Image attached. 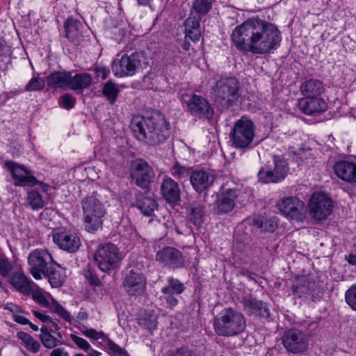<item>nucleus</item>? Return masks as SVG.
Masks as SVG:
<instances>
[{
	"mask_svg": "<svg viewBox=\"0 0 356 356\" xmlns=\"http://www.w3.org/2000/svg\"><path fill=\"white\" fill-rule=\"evenodd\" d=\"M92 80L88 73L76 74L73 76L70 74L68 88L74 90H83L91 85Z\"/></svg>",
	"mask_w": 356,
	"mask_h": 356,
	"instance_id": "obj_35",
	"label": "nucleus"
},
{
	"mask_svg": "<svg viewBox=\"0 0 356 356\" xmlns=\"http://www.w3.org/2000/svg\"><path fill=\"white\" fill-rule=\"evenodd\" d=\"M266 166L272 168L271 171H273L275 175L282 170V172L280 174L281 175V177H278L280 181L285 178L289 170L286 161L280 156H275L272 162L269 161Z\"/></svg>",
	"mask_w": 356,
	"mask_h": 356,
	"instance_id": "obj_38",
	"label": "nucleus"
},
{
	"mask_svg": "<svg viewBox=\"0 0 356 356\" xmlns=\"http://www.w3.org/2000/svg\"><path fill=\"white\" fill-rule=\"evenodd\" d=\"M240 273H241V275L246 277L247 278H248L250 280H254V276H256V274L250 272L247 269H241Z\"/></svg>",
	"mask_w": 356,
	"mask_h": 356,
	"instance_id": "obj_63",
	"label": "nucleus"
},
{
	"mask_svg": "<svg viewBox=\"0 0 356 356\" xmlns=\"http://www.w3.org/2000/svg\"><path fill=\"white\" fill-rule=\"evenodd\" d=\"M130 175L132 181L142 188H147L154 177L152 167L144 159H136L131 165Z\"/></svg>",
	"mask_w": 356,
	"mask_h": 356,
	"instance_id": "obj_10",
	"label": "nucleus"
},
{
	"mask_svg": "<svg viewBox=\"0 0 356 356\" xmlns=\"http://www.w3.org/2000/svg\"><path fill=\"white\" fill-rule=\"evenodd\" d=\"M53 241L61 250L74 253L80 248L81 242L79 236L74 232L65 228L54 231Z\"/></svg>",
	"mask_w": 356,
	"mask_h": 356,
	"instance_id": "obj_17",
	"label": "nucleus"
},
{
	"mask_svg": "<svg viewBox=\"0 0 356 356\" xmlns=\"http://www.w3.org/2000/svg\"><path fill=\"white\" fill-rule=\"evenodd\" d=\"M120 91L118 84L111 80L106 81L102 89V95L111 105L116 102Z\"/></svg>",
	"mask_w": 356,
	"mask_h": 356,
	"instance_id": "obj_39",
	"label": "nucleus"
},
{
	"mask_svg": "<svg viewBox=\"0 0 356 356\" xmlns=\"http://www.w3.org/2000/svg\"><path fill=\"white\" fill-rule=\"evenodd\" d=\"M202 17L191 15L185 20V39L189 38L193 42H196L200 40L201 36L200 21Z\"/></svg>",
	"mask_w": 356,
	"mask_h": 356,
	"instance_id": "obj_27",
	"label": "nucleus"
},
{
	"mask_svg": "<svg viewBox=\"0 0 356 356\" xmlns=\"http://www.w3.org/2000/svg\"><path fill=\"white\" fill-rule=\"evenodd\" d=\"M58 103L63 108L70 110L74 107L76 98L70 94H65L60 97Z\"/></svg>",
	"mask_w": 356,
	"mask_h": 356,
	"instance_id": "obj_51",
	"label": "nucleus"
},
{
	"mask_svg": "<svg viewBox=\"0 0 356 356\" xmlns=\"http://www.w3.org/2000/svg\"><path fill=\"white\" fill-rule=\"evenodd\" d=\"M277 207L286 216L298 221L305 217V204L296 197H288L277 202Z\"/></svg>",
	"mask_w": 356,
	"mask_h": 356,
	"instance_id": "obj_18",
	"label": "nucleus"
},
{
	"mask_svg": "<svg viewBox=\"0 0 356 356\" xmlns=\"http://www.w3.org/2000/svg\"><path fill=\"white\" fill-rule=\"evenodd\" d=\"M215 175L211 170L204 168H195L191 171L190 182L194 191L202 193L208 190L214 183Z\"/></svg>",
	"mask_w": 356,
	"mask_h": 356,
	"instance_id": "obj_21",
	"label": "nucleus"
},
{
	"mask_svg": "<svg viewBox=\"0 0 356 356\" xmlns=\"http://www.w3.org/2000/svg\"><path fill=\"white\" fill-rule=\"evenodd\" d=\"M142 56L138 52L131 55H123L120 59H115L113 62L112 70L114 74L118 77L134 75L140 65Z\"/></svg>",
	"mask_w": 356,
	"mask_h": 356,
	"instance_id": "obj_13",
	"label": "nucleus"
},
{
	"mask_svg": "<svg viewBox=\"0 0 356 356\" xmlns=\"http://www.w3.org/2000/svg\"><path fill=\"white\" fill-rule=\"evenodd\" d=\"M167 83V79L162 74H156L154 72H149L143 79V85L148 89L162 90L163 86Z\"/></svg>",
	"mask_w": 356,
	"mask_h": 356,
	"instance_id": "obj_34",
	"label": "nucleus"
},
{
	"mask_svg": "<svg viewBox=\"0 0 356 356\" xmlns=\"http://www.w3.org/2000/svg\"><path fill=\"white\" fill-rule=\"evenodd\" d=\"M270 168H268L266 165L260 169L258 172L259 181L262 184L269 183H277L281 181L278 177H281L282 170L278 172L277 175H275Z\"/></svg>",
	"mask_w": 356,
	"mask_h": 356,
	"instance_id": "obj_42",
	"label": "nucleus"
},
{
	"mask_svg": "<svg viewBox=\"0 0 356 356\" xmlns=\"http://www.w3.org/2000/svg\"><path fill=\"white\" fill-rule=\"evenodd\" d=\"M258 307L256 308L255 313L253 314L259 315L261 318H270V309L267 303L260 300L258 303Z\"/></svg>",
	"mask_w": 356,
	"mask_h": 356,
	"instance_id": "obj_54",
	"label": "nucleus"
},
{
	"mask_svg": "<svg viewBox=\"0 0 356 356\" xmlns=\"http://www.w3.org/2000/svg\"><path fill=\"white\" fill-rule=\"evenodd\" d=\"M345 300L353 310L356 311V284L352 285L346 291Z\"/></svg>",
	"mask_w": 356,
	"mask_h": 356,
	"instance_id": "obj_50",
	"label": "nucleus"
},
{
	"mask_svg": "<svg viewBox=\"0 0 356 356\" xmlns=\"http://www.w3.org/2000/svg\"><path fill=\"white\" fill-rule=\"evenodd\" d=\"M256 127L254 122L245 116H242L234 124L230 132L233 146L237 149H247L255 136Z\"/></svg>",
	"mask_w": 356,
	"mask_h": 356,
	"instance_id": "obj_6",
	"label": "nucleus"
},
{
	"mask_svg": "<svg viewBox=\"0 0 356 356\" xmlns=\"http://www.w3.org/2000/svg\"><path fill=\"white\" fill-rule=\"evenodd\" d=\"M238 190L228 188L218 194L216 209L219 215L231 212L235 207V200L238 197Z\"/></svg>",
	"mask_w": 356,
	"mask_h": 356,
	"instance_id": "obj_23",
	"label": "nucleus"
},
{
	"mask_svg": "<svg viewBox=\"0 0 356 356\" xmlns=\"http://www.w3.org/2000/svg\"><path fill=\"white\" fill-rule=\"evenodd\" d=\"M3 168L10 172L14 184L17 186H33L38 183V179L33 172L19 163L7 160L4 162Z\"/></svg>",
	"mask_w": 356,
	"mask_h": 356,
	"instance_id": "obj_16",
	"label": "nucleus"
},
{
	"mask_svg": "<svg viewBox=\"0 0 356 356\" xmlns=\"http://www.w3.org/2000/svg\"><path fill=\"white\" fill-rule=\"evenodd\" d=\"M336 175L345 182L356 184V161H339L334 163Z\"/></svg>",
	"mask_w": 356,
	"mask_h": 356,
	"instance_id": "obj_24",
	"label": "nucleus"
},
{
	"mask_svg": "<svg viewBox=\"0 0 356 356\" xmlns=\"http://www.w3.org/2000/svg\"><path fill=\"white\" fill-rule=\"evenodd\" d=\"M49 356H70V353L63 348H56L52 350Z\"/></svg>",
	"mask_w": 356,
	"mask_h": 356,
	"instance_id": "obj_61",
	"label": "nucleus"
},
{
	"mask_svg": "<svg viewBox=\"0 0 356 356\" xmlns=\"http://www.w3.org/2000/svg\"><path fill=\"white\" fill-rule=\"evenodd\" d=\"M121 260L118 248L111 243L99 244L94 255L95 264L105 273L118 268Z\"/></svg>",
	"mask_w": 356,
	"mask_h": 356,
	"instance_id": "obj_7",
	"label": "nucleus"
},
{
	"mask_svg": "<svg viewBox=\"0 0 356 356\" xmlns=\"http://www.w3.org/2000/svg\"><path fill=\"white\" fill-rule=\"evenodd\" d=\"M300 89L305 97H320L325 90L323 82L315 79H310L302 83Z\"/></svg>",
	"mask_w": 356,
	"mask_h": 356,
	"instance_id": "obj_31",
	"label": "nucleus"
},
{
	"mask_svg": "<svg viewBox=\"0 0 356 356\" xmlns=\"http://www.w3.org/2000/svg\"><path fill=\"white\" fill-rule=\"evenodd\" d=\"M131 129L137 140L151 146L163 143L170 135V124L159 111L135 116Z\"/></svg>",
	"mask_w": 356,
	"mask_h": 356,
	"instance_id": "obj_2",
	"label": "nucleus"
},
{
	"mask_svg": "<svg viewBox=\"0 0 356 356\" xmlns=\"http://www.w3.org/2000/svg\"><path fill=\"white\" fill-rule=\"evenodd\" d=\"M232 40L239 51L264 55L280 47L282 35L275 24L250 18L233 30Z\"/></svg>",
	"mask_w": 356,
	"mask_h": 356,
	"instance_id": "obj_1",
	"label": "nucleus"
},
{
	"mask_svg": "<svg viewBox=\"0 0 356 356\" xmlns=\"http://www.w3.org/2000/svg\"><path fill=\"white\" fill-rule=\"evenodd\" d=\"M84 277L91 286H99L102 284L97 274L90 268L84 271Z\"/></svg>",
	"mask_w": 356,
	"mask_h": 356,
	"instance_id": "obj_55",
	"label": "nucleus"
},
{
	"mask_svg": "<svg viewBox=\"0 0 356 356\" xmlns=\"http://www.w3.org/2000/svg\"><path fill=\"white\" fill-rule=\"evenodd\" d=\"M39 339L42 346L47 349L54 350L61 344V341L53 336L46 326L40 328Z\"/></svg>",
	"mask_w": 356,
	"mask_h": 356,
	"instance_id": "obj_37",
	"label": "nucleus"
},
{
	"mask_svg": "<svg viewBox=\"0 0 356 356\" xmlns=\"http://www.w3.org/2000/svg\"><path fill=\"white\" fill-rule=\"evenodd\" d=\"M254 225L262 231L268 232H273L277 227V223L274 219L262 216H258L254 219Z\"/></svg>",
	"mask_w": 356,
	"mask_h": 356,
	"instance_id": "obj_43",
	"label": "nucleus"
},
{
	"mask_svg": "<svg viewBox=\"0 0 356 356\" xmlns=\"http://www.w3.org/2000/svg\"><path fill=\"white\" fill-rule=\"evenodd\" d=\"M216 79V84L212 88L214 101L227 107L234 105L240 97L239 83L236 79L220 76Z\"/></svg>",
	"mask_w": 356,
	"mask_h": 356,
	"instance_id": "obj_5",
	"label": "nucleus"
},
{
	"mask_svg": "<svg viewBox=\"0 0 356 356\" xmlns=\"http://www.w3.org/2000/svg\"><path fill=\"white\" fill-rule=\"evenodd\" d=\"M191 171L190 168L183 166L177 162L170 168L172 175L180 181L186 180V178L190 177Z\"/></svg>",
	"mask_w": 356,
	"mask_h": 356,
	"instance_id": "obj_46",
	"label": "nucleus"
},
{
	"mask_svg": "<svg viewBox=\"0 0 356 356\" xmlns=\"http://www.w3.org/2000/svg\"><path fill=\"white\" fill-rule=\"evenodd\" d=\"M170 356H201V355L195 350L182 346L172 351Z\"/></svg>",
	"mask_w": 356,
	"mask_h": 356,
	"instance_id": "obj_53",
	"label": "nucleus"
},
{
	"mask_svg": "<svg viewBox=\"0 0 356 356\" xmlns=\"http://www.w3.org/2000/svg\"><path fill=\"white\" fill-rule=\"evenodd\" d=\"M259 301L250 295H248L243 298L241 303L248 314H253L255 313L256 308L258 307Z\"/></svg>",
	"mask_w": 356,
	"mask_h": 356,
	"instance_id": "obj_48",
	"label": "nucleus"
},
{
	"mask_svg": "<svg viewBox=\"0 0 356 356\" xmlns=\"http://www.w3.org/2000/svg\"><path fill=\"white\" fill-rule=\"evenodd\" d=\"M85 229L94 233L103 224V217L106 213L105 205L97 192L87 195L81 202Z\"/></svg>",
	"mask_w": 356,
	"mask_h": 356,
	"instance_id": "obj_4",
	"label": "nucleus"
},
{
	"mask_svg": "<svg viewBox=\"0 0 356 356\" xmlns=\"http://www.w3.org/2000/svg\"><path fill=\"white\" fill-rule=\"evenodd\" d=\"M70 72L56 71L47 76V86L50 88L65 90L69 87Z\"/></svg>",
	"mask_w": 356,
	"mask_h": 356,
	"instance_id": "obj_29",
	"label": "nucleus"
},
{
	"mask_svg": "<svg viewBox=\"0 0 356 356\" xmlns=\"http://www.w3.org/2000/svg\"><path fill=\"white\" fill-rule=\"evenodd\" d=\"M29 294L31 295L32 299L36 303L57 314L67 322L71 323L72 318L70 313L53 298L49 293H45L42 289H31Z\"/></svg>",
	"mask_w": 356,
	"mask_h": 356,
	"instance_id": "obj_11",
	"label": "nucleus"
},
{
	"mask_svg": "<svg viewBox=\"0 0 356 356\" xmlns=\"http://www.w3.org/2000/svg\"><path fill=\"white\" fill-rule=\"evenodd\" d=\"M65 37L76 45L80 44L87 33L86 25L71 16L64 22Z\"/></svg>",
	"mask_w": 356,
	"mask_h": 356,
	"instance_id": "obj_22",
	"label": "nucleus"
},
{
	"mask_svg": "<svg viewBox=\"0 0 356 356\" xmlns=\"http://www.w3.org/2000/svg\"><path fill=\"white\" fill-rule=\"evenodd\" d=\"M139 323L142 327L150 331L157 328V321L154 314H147L140 319Z\"/></svg>",
	"mask_w": 356,
	"mask_h": 356,
	"instance_id": "obj_49",
	"label": "nucleus"
},
{
	"mask_svg": "<svg viewBox=\"0 0 356 356\" xmlns=\"http://www.w3.org/2000/svg\"><path fill=\"white\" fill-rule=\"evenodd\" d=\"M17 337L21 340L29 352L36 354L40 352L41 346L40 342L31 334L24 332H18Z\"/></svg>",
	"mask_w": 356,
	"mask_h": 356,
	"instance_id": "obj_36",
	"label": "nucleus"
},
{
	"mask_svg": "<svg viewBox=\"0 0 356 356\" xmlns=\"http://www.w3.org/2000/svg\"><path fill=\"white\" fill-rule=\"evenodd\" d=\"M164 299L167 306L171 309L174 308L178 303V300L173 295H165Z\"/></svg>",
	"mask_w": 356,
	"mask_h": 356,
	"instance_id": "obj_60",
	"label": "nucleus"
},
{
	"mask_svg": "<svg viewBox=\"0 0 356 356\" xmlns=\"http://www.w3.org/2000/svg\"><path fill=\"white\" fill-rule=\"evenodd\" d=\"M122 287L129 296H140L146 288V278L143 274L131 270L123 278Z\"/></svg>",
	"mask_w": 356,
	"mask_h": 356,
	"instance_id": "obj_20",
	"label": "nucleus"
},
{
	"mask_svg": "<svg viewBox=\"0 0 356 356\" xmlns=\"http://www.w3.org/2000/svg\"><path fill=\"white\" fill-rule=\"evenodd\" d=\"M300 110L306 115L323 113L327 109V103L321 97H305L298 100Z\"/></svg>",
	"mask_w": 356,
	"mask_h": 356,
	"instance_id": "obj_26",
	"label": "nucleus"
},
{
	"mask_svg": "<svg viewBox=\"0 0 356 356\" xmlns=\"http://www.w3.org/2000/svg\"><path fill=\"white\" fill-rule=\"evenodd\" d=\"M309 207L311 216L316 220L325 219L331 214L333 209L332 200L323 193H314L312 195Z\"/></svg>",
	"mask_w": 356,
	"mask_h": 356,
	"instance_id": "obj_14",
	"label": "nucleus"
},
{
	"mask_svg": "<svg viewBox=\"0 0 356 356\" xmlns=\"http://www.w3.org/2000/svg\"><path fill=\"white\" fill-rule=\"evenodd\" d=\"M161 193L169 203L177 204L181 200L180 187L177 181L165 175L161 184Z\"/></svg>",
	"mask_w": 356,
	"mask_h": 356,
	"instance_id": "obj_25",
	"label": "nucleus"
},
{
	"mask_svg": "<svg viewBox=\"0 0 356 356\" xmlns=\"http://www.w3.org/2000/svg\"><path fill=\"white\" fill-rule=\"evenodd\" d=\"M168 286H163L161 289V293L163 295H179L185 289V286L179 280L172 277H169L167 279Z\"/></svg>",
	"mask_w": 356,
	"mask_h": 356,
	"instance_id": "obj_40",
	"label": "nucleus"
},
{
	"mask_svg": "<svg viewBox=\"0 0 356 356\" xmlns=\"http://www.w3.org/2000/svg\"><path fill=\"white\" fill-rule=\"evenodd\" d=\"M188 218L195 226L200 227L204 221V207L200 202H194L188 207Z\"/></svg>",
	"mask_w": 356,
	"mask_h": 356,
	"instance_id": "obj_33",
	"label": "nucleus"
},
{
	"mask_svg": "<svg viewBox=\"0 0 356 356\" xmlns=\"http://www.w3.org/2000/svg\"><path fill=\"white\" fill-rule=\"evenodd\" d=\"M324 293L322 282L310 280L305 277L299 278L293 286L294 296L302 298H311L313 301L319 300Z\"/></svg>",
	"mask_w": 356,
	"mask_h": 356,
	"instance_id": "obj_9",
	"label": "nucleus"
},
{
	"mask_svg": "<svg viewBox=\"0 0 356 356\" xmlns=\"http://www.w3.org/2000/svg\"><path fill=\"white\" fill-rule=\"evenodd\" d=\"M282 343L289 352L293 353H302L308 347L306 335L297 329L286 331L282 337Z\"/></svg>",
	"mask_w": 356,
	"mask_h": 356,
	"instance_id": "obj_19",
	"label": "nucleus"
},
{
	"mask_svg": "<svg viewBox=\"0 0 356 356\" xmlns=\"http://www.w3.org/2000/svg\"><path fill=\"white\" fill-rule=\"evenodd\" d=\"M213 329L218 336L234 337L243 333L246 327L244 316L239 312L227 307L215 318Z\"/></svg>",
	"mask_w": 356,
	"mask_h": 356,
	"instance_id": "obj_3",
	"label": "nucleus"
},
{
	"mask_svg": "<svg viewBox=\"0 0 356 356\" xmlns=\"http://www.w3.org/2000/svg\"><path fill=\"white\" fill-rule=\"evenodd\" d=\"M33 314L42 322H51V318L49 316L42 314L38 311L33 310Z\"/></svg>",
	"mask_w": 356,
	"mask_h": 356,
	"instance_id": "obj_62",
	"label": "nucleus"
},
{
	"mask_svg": "<svg viewBox=\"0 0 356 356\" xmlns=\"http://www.w3.org/2000/svg\"><path fill=\"white\" fill-rule=\"evenodd\" d=\"M212 7V0H195L193 2L191 10V15H195L200 17L204 16Z\"/></svg>",
	"mask_w": 356,
	"mask_h": 356,
	"instance_id": "obj_41",
	"label": "nucleus"
},
{
	"mask_svg": "<svg viewBox=\"0 0 356 356\" xmlns=\"http://www.w3.org/2000/svg\"><path fill=\"white\" fill-rule=\"evenodd\" d=\"M13 270V265L3 254L0 255V274L6 277Z\"/></svg>",
	"mask_w": 356,
	"mask_h": 356,
	"instance_id": "obj_52",
	"label": "nucleus"
},
{
	"mask_svg": "<svg viewBox=\"0 0 356 356\" xmlns=\"http://www.w3.org/2000/svg\"><path fill=\"white\" fill-rule=\"evenodd\" d=\"M45 86V81L43 78L33 76L31 78L24 88L26 92L40 91Z\"/></svg>",
	"mask_w": 356,
	"mask_h": 356,
	"instance_id": "obj_47",
	"label": "nucleus"
},
{
	"mask_svg": "<svg viewBox=\"0 0 356 356\" xmlns=\"http://www.w3.org/2000/svg\"><path fill=\"white\" fill-rule=\"evenodd\" d=\"M71 339L73 342L84 352L90 346V344L85 339L78 337L75 334L70 335Z\"/></svg>",
	"mask_w": 356,
	"mask_h": 356,
	"instance_id": "obj_56",
	"label": "nucleus"
},
{
	"mask_svg": "<svg viewBox=\"0 0 356 356\" xmlns=\"http://www.w3.org/2000/svg\"><path fill=\"white\" fill-rule=\"evenodd\" d=\"M155 260L163 268L176 270L185 267V257L174 247L166 246L158 250Z\"/></svg>",
	"mask_w": 356,
	"mask_h": 356,
	"instance_id": "obj_12",
	"label": "nucleus"
},
{
	"mask_svg": "<svg viewBox=\"0 0 356 356\" xmlns=\"http://www.w3.org/2000/svg\"><path fill=\"white\" fill-rule=\"evenodd\" d=\"M85 352L88 356H100L102 355V353L93 349L91 346Z\"/></svg>",
	"mask_w": 356,
	"mask_h": 356,
	"instance_id": "obj_64",
	"label": "nucleus"
},
{
	"mask_svg": "<svg viewBox=\"0 0 356 356\" xmlns=\"http://www.w3.org/2000/svg\"><path fill=\"white\" fill-rule=\"evenodd\" d=\"M187 111L193 116L211 120L214 114L213 109L203 97L197 95H185L183 97Z\"/></svg>",
	"mask_w": 356,
	"mask_h": 356,
	"instance_id": "obj_15",
	"label": "nucleus"
},
{
	"mask_svg": "<svg viewBox=\"0 0 356 356\" xmlns=\"http://www.w3.org/2000/svg\"><path fill=\"white\" fill-rule=\"evenodd\" d=\"M103 343L104 344V346L105 348L107 350V353L111 356H114L116 355L119 356L127 355V351L124 348L120 347L108 337L105 336L104 338H103Z\"/></svg>",
	"mask_w": 356,
	"mask_h": 356,
	"instance_id": "obj_45",
	"label": "nucleus"
},
{
	"mask_svg": "<svg viewBox=\"0 0 356 356\" xmlns=\"http://www.w3.org/2000/svg\"><path fill=\"white\" fill-rule=\"evenodd\" d=\"M27 202L33 210L42 209L45 204V201L42 195L37 190L34 189L28 191Z\"/></svg>",
	"mask_w": 356,
	"mask_h": 356,
	"instance_id": "obj_44",
	"label": "nucleus"
},
{
	"mask_svg": "<svg viewBox=\"0 0 356 356\" xmlns=\"http://www.w3.org/2000/svg\"><path fill=\"white\" fill-rule=\"evenodd\" d=\"M95 74L96 76L101 78L102 80H104L109 75L110 70L106 67L97 66L95 68Z\"/></svg>",
	"mask_w": 356,
	"mask_h": 356,
	"instance_id": "obj_58",
	"label": "nucleus"
},
{
	"mask_svg": "<svg viewBox=\"0 0 356 356\" xmlns=\"http://www.w3.org/2000/svg\"><path fill=\"white\" fill-rule=\"evenodd\" d=\"M42 276L48 279L52 287L57 288L63 284L66 273L65 268L55 261Z\"/></svg>",
	"mask_w": 356,
	"mask_h": 356,
	"instance_id": "obj_28",
	"label": "nucleus"
},
{
	"mask_svg": "<svg viewBox=\"0 0 356 356\" xmlns=\"http://www.w3.org/2000/svg\"><path fill=\"white\" fill-rule=\"evenodd\" d=\"M24 312L21 310L19 313L13 316L14 321L21 325H28L30 321L22 315Z\"/></svg>",
	"mask_w": 356,
	"mask_h": 356,
	"instance_id": "obj_59",
	"label": "nucleus"
},
{
	"mask_svg": "<svg viewBox=\"0 0 356 356\" xmlns=\"http://www.w3.org/2000/svg\"><path fill=\"white\" fill-rule=\"evenodd\" d=\"M82 333L87 337L91 338L93 339H99L104 338L105 335L102 332H97L94 329H86L83 331Z\"/></svg>",
	"mask_w": 356,
	"mask_h": 356,
	"instance_id": "obj_57",
	"label": "nucleus"
},
{
	"mask_svg": "<svg viewBox=\"0 0 356 356\" xmlns=\"http://www.w3.org/2000/svg\"><path fill=\"white\" fill-rule=\"evenodd\" d=\"M10 284L18 291L23 294L29 295L34 282L23 273L16 272L11 277Z\"/></svg>",
	"mask_w": 356,
	"mask_h": 356,
	"instance_id": "obj_32",
	"label": "nucleus"
},
{
	"mask_svg": "<svg viewBox=\"0 0 356 356\" xmlns=\"http://www.w3.org/2000/svg\"><path fill=\"white\" fill-rule=\"evenodd\" d=\"M136 207L146 216H151L157 208L156 200L149 194L139 193L136 196Z\"/></svg>",
	"mask_w": 356,
	"mask_h": 356,
	"instance_id": "obj_30",
	"label": "nucleus"
},
{
	"mask_svg": "<svg viewBox=\"0 0 356 356\" xmlns=\"http://www.w3.org/2000/svg\"><path fill=\"white\" fill-rule=\"evenodd\" d=\"M55 262L51 253L47 249L32 250L28 257L29 273L35 280H41L47 272L49 267Z\"/></svg>",
	"mask_w": 356,
	"mask_h": 356,
	"instance_id": "obj_8",
	"label": "nucleus"
}]
</instances>
